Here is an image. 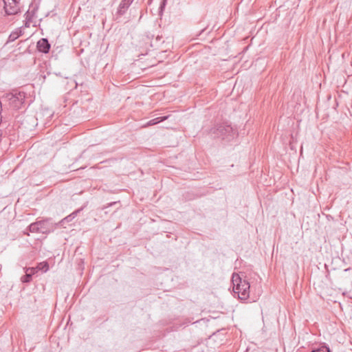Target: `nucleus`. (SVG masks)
<instances>
[{"label":"nucleus","mask_w":352,"mask_h":352,"mask_svg":"<svg viewBox=\"0 0 352 352\" xmlns=\"http://www.w3.org/2000/svg\"><path fill=\"white\" fill-rule=\"evenodd\" d=\"M38 271L36 268H28L27 270V272H28V274H31V276L32 274L35 273V272Z\"/></svg>","instance_id":"nucleus-14"},{"label":"nucleus","mask_w":352,"mask_h":352,"mask_svg":"<svg viewBox=\"0 0 352 352\" xmlns=\"http://www.w3.org/2000/svg\"><path fill=\"white\" fill-rule=\"evenodd\" d=\"M78 212V210L72 213L71 214L63 219L61 221L57 223L58 226H64L65 223L71 221L75 217V215Z\"/></svg>","instance_id":"nucleus-9"},{"label":"nucleus","mask_w":352,"mask_h":352,"mask_svg":"<svg viewBox=\"0 0 352 352\" xmlns=\"http://www.w3.org/2000/svg\"><path fill=\"white\" fill-rule=\"evenodd\" d=\"M5 12L8 15H13L18 13L19 8L16 0H3Z\"/></svg>","instance_id":"nucleus-5"},{"label":"nucleus","mask_w":352,"mask_h":352,"mask_svg":"<svg viewBox=\"0 0 352 352\" xmlns=\"http://www.w3.org/2000/svg\"><path fill=\"white\" fill-rule=\"evenodd\" d=\"M25 93L22 91H13L3 96V101L9 102L10 107L14 109H20L25 100Z\"/></svg>","instance_id":"nucleus-3"},{"label":"nucleus","mask_w":352,"mask_h":352,"mask_svg":"<svg viewBox=\"0 0 352 352\" xmlns=\"http://www.w3.org/2000/svg\"><path fill=\"white\" fill-rule=\"evenodd\" d=\"M132 2V0H122L118 6L117 14L120 16L124 14Z\"/></svg>","instance_id":"nucleus-7"},{"label":"nucleus","mask_w":352,"mask_h":352,"mask_svg":"<svg viewBox=\"0 0 352 352\" xmlns=\"http://www.w3.org/2000/svg\"><path fill=\"white\" fill-rule=\"evenodd\" d=\"M210 134L215 138L230 141L234 138L235 131L230 125L222 123L212 127Z\"/></svg>","instance_id":"nucleus-1"},{"label":"nucleus","mask_w":352,"mask_h":352,"mask_svg":"<svg viewBox=\"0 0 352 352\" xmlns=\"http://www.w3.org/2000/svg\"><path fill=\"white\" fill-rule=\"evenodd\" d=\"M32 279L31 274H28L26 271V274L21 277V281L23 283H29Z\"/></svg>","instance_id":"nucleus-13"},{"label":"nucleus","mask_w":352,"mask_h":352,"mask_svg":"<svg viewBox=\"0 0 352 352\" xmlns=\"http://www.w3.org/2000/svg\"><path fill=\"white\" fill-rule=\"evenodd\" d=\"M25 234L29 235V232L28 231L24 232Z\"/></svg>","instance_id":"nucleus-17"},{"label":"nucleus","mask_w":352,"mask_h":352,"mask_svg":"<svg viewBox=\"0 0 352 352\" xmlns=\"http://www.w3.org/2000/svg\"><path fill=\"white\" fill-rule=\"evenodd\" d=\"M37 49L42 53L47 54L50 49V44L47 38H42L37 42Z\"/></svg>","instance_id":"nucleus-6"},{"label":"nucleus","mask_w":352,"mask_h":352,"mask_svg":"<svg viewBox=\"0 0 352 352\" xmlns=\"http://www.w3.org/2000/svg\"><path fill=\"white\" fill-rule=\"evenodd\" d=\"M20 36V34L18 32H12L9 37H8V41L12 42L15 41L16 38H18Z\"/></svg>","instance_id":"nucleus-12"},{"label":"nucleus","mask_w":352,"mask_h":352,"mask_svg":"<svg viewBox=\"0 0 352 352\" xmlns=\"http://www.w3.org/2000/svg\"><path fill=\"white\" fill-rule=\"evenodd\" d=\"M36 269L37 270L46 272L49 270V265L47 262H42L37 265Z\"/></svg>","instance_id":"nucleus-11"},{"label":"nucleus","mask_w":352,"mask_h":352,"mask_svg":"<svg viewBox=\"0 0 352 352\" xmlns=\"http://www.w3.org/2000/svg\"><path fill=\"white\" fill-rule=\"evenodd\" d=\"M39 224L40 233L45 234L54 232L58 226L57 223L53 222L52 219L49 218L39 220Z\"/></svg>","instance_id":"nucleus-4"},{"label":"nucleus","mask_w":352,"mask_h":352,"mask_svg":"<svg viewBox=\"0 0 352 352\" xmlns=\"http://www.w3.org/2000/svg\"><path fill=\"white\" fill-rule=\"evenodd\" d=\"M165 1H166V0H164V1H163V3H162V4L161 5V8H162V6H164V5H165Z\"/></svg>","instance_id":"nucleus-15"},{"label":"nucleus","mask_w":352,"mask_h":352,"mask_svg":"<svg viewBox=\"0 0 352 352\" xmlns=\"http://www.w3.org/2000/svg\"><path fill=\"white\" fill-rule=\"evenodd\" d=\"M39 221H37L34 223H31L28 228V230L30 232H36L40 233V228H39Z\"/></svg>","instance_id":"nucleus-8"},{"label":"nucleus","mask_w":352,"mask_h":352,"mask_svg":"<svg viewBox=\"0 0 352 352\" xmlns=\"http://www.w3.org/2000/svg\"><path fill=\"white\" fill-rule=\"evenodd\" d=\"M232 281L234 292L240 295L241 299H247L250 293V283L245 280H242L239 275L236 274L232 275Z\"/></svg>","instance_id":"nucleus-2"},{"label":"nucleus","mask_w":352,"mask_h":352,"mask_svg":"<svg viewBox=\"0 0 352 352\" xmlns=\"http://www.w3.org/2000/svg\"><path fill=\"white\" fill-rule=\"evenodd\" d=\"M1 120H2V116H1V114L0 113V123L1 122Z\"/></svg>","instance_id":"nucleus-16"},{"label":"nucleus","mask_w":352,"mask_h":352,"mask_svg":"<svg viewBox=\"0 0 352 352\" xmlns=\"http://www.w3.org/2000/svg\"><path fill=\"white\" fill-rule=\"evenodd\" d=\"M166 119V117H158L154 119L151 120L146 124V126H152L157 124Z\"/></svg>","instance_id":"nucleus-10"},{"label":"nucleus","mask_w":352,"mask_h":352,"mask_svg":"<svg viewBox=\"0 0 352 352\" xmlns=\"http://www.w3.org/2000/svg\"><path fill=\"white\" fill-rule=\"evenodd\" d=\"M349 270H350V269H349V268H348V269H346V270H345V271L346 272V271H349Z\"/></svg>","instance_id":"nucleus-18"}]
</instances>
